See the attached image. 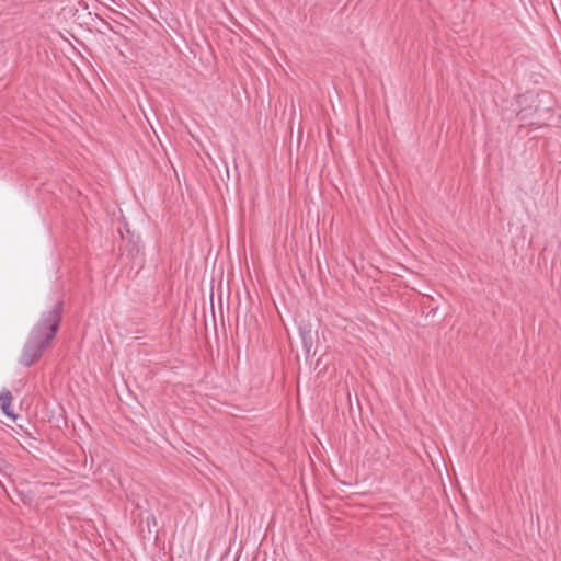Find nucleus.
<instances>
[{
    "label": "nucleus",
    "mask_w": 561,
    "mask_h": 561,
    "mask_svg": "<svg viewBox=\"0 0 561 561\" xmlns=\"http://www.w3.org/2000/svg\"><path fill=\"white\" fill-rule=\"evenodd\" d=\"M62 307V301L57 300L46 311L42 312L23 346L19 358L22 366L30 367L35 364L50 346L61 322Z\"/></svg>",
    "instance_id": "f257e3e1"
},
{
    "label": "nucleus",
    "mask_w": 561,
    "mask_h": 561,
    "mask_svg": "<svg viewBox=\"0 0 561 561\" xmlns=\"http://www.w3.org/2000/svg\"><path fill=\"white\" fill-rule=\"evenodd\" d=\"M150 523L156 524V517H154L153 515H151V516H149V517L147 518V524H148V525H150Z\"/></svg>",
    "instance_id": "20e7f679"
},
{
    "label": "nucleus",
    "mask_w": 561,
    "mask_h": 561,
    "mask_svg": "<svg viewBox=\"0 0 561 561\" xmlns=\"http://www.w3.org/2000/svg\"><path fill=\"white\" fill-rule=\"evenodd\" d=\"M517 117L522 124L542 126L550 122L554 106L552 94L548 91H528L518 96Z\"/></svg>",
    "instance_id": "f03ea898"
},
{
    "label": "nucleus",
    "mask_w": 561,
    "mask_h": 561,
    "mask_svg": "<svg viewBox=\"0 0 561 561\" xmlns=\"http://www.w3.org/2000/svg\"><path fill=\"white\" fill-rule=\"evenodd\" d=\"M13 396L12 393L4 389L0 392V407L2 412L10 419L16 420L18 415L13 412L12 409Z\"/></svg>",
    "instance_id": "7ed1b4c3"
},
{
    "label": "nucleus",
    "mask_w": 561,
    "mask_h": 561,
    "mask_svg": "<svg viewBox=\"0 0 561 561\" xmlns=\"http://www.w3.org/2000/svg\"><path fill=\"white\" fill-rule=\"evenodd\" d=\"M304 344H305L306 347H308V345H312V342H307V340L304 339Z\"/></svg>",
    "instance_id": "423d86ee"
},
{
    "label": "nucleus",
    "mask_w": 561,
    "mask_h": 561,
    "mask_svg": "<svg viewBox=\"0 0 561 561\" xmlns=\"http://www.w3.org/2000/svg\"><path fill=\"white\" fill-rule=\"evenodd\" d=\"M304 344H305L306 347H308V345H312V342H307V340L304 339Z\"/></svg>",
    "instance_id": "39448f33"
}]
</instances>
